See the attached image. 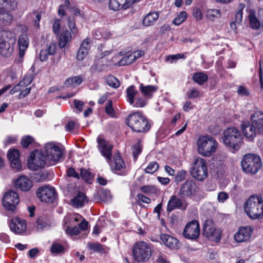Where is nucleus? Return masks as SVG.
I'll use <instances>...</instances> for the list:
<instances>
[{"instance_id":"nucleus-1","label":"nucleus","mask_w":263,"mask_h":263,"mask_svg":"<svg viewBox=\"0 0 263 263\" xmlns=\"http://www.w3.org/2000/svg\"><path fill=\"white\" fill-rule=\"evenodd\" d=\"M251 123L244 122L241 128L246 138L252 141L257 134H263V112L255 111L251 115Z\"/></svg>"},{"instance_id":"nucleus-2","label":"nucleus","mask_w":263,"mask_h":263,"mask_svg":"<svg viewBox=\"0 0 263 263\" xmlns=\"http://www.w3.org/2000/svg\"><path fill=\"white\" fill-rule=\"evenodd\" d=\"M243 208L251 219H260L263 216V200L261 197L252 195L244 203Z\"/></svg>"},{"instance_id":"nucleus-3","label":"nucleus","mask_w":263,"mask_h":263,"mask_svg":"<svg viewBox=\"0 0 263 263\" xmlns=\"http://www.w3.org/2000/svg\"><path fill=\"white\" fill-rule=\"evenodd\" d=\"M222 140L227 147L235 151L240 148L243 142L240 132L235 127H229L224 130Z\"/></svg>"},{"instance_id":"nucleus-4","label":"nucleus","mask_w":263,"mask_h":263,"mask_svg":"<svg viewBox=\"0 0 263 263\" xmlns=\"http://www.w3.org/2000/svg\"><path fill=\"white\" fill-rule=\"evenodd\" d=\"M16 42L14 33L10 31L3 30L0 32V54L3 57H8L13 50Z\"/></svg>"},{"instance_id":"nucleus-5","label":"nucleus","mask_w":263,"mask_h":263,"mask_svg":"<svg viewBox=\"0 0 263 263\" xmlns=\"http://www.w3.org/2000/svg\"><path fill=\"white\" fill-rule=\"evenodd\" d=\"M126 123L133 130L138 133L146 132L151 127L146 118L139 111L129 115Z\"/></svg>"},{"instance_id":"nucleus-6","label":"nucleus","mask_w":263,"mask_h":263,"mask_svg":"<svg viewBox=\"0 0 263 263\" xmlns=\"http://www.w3.org/2000/svg\"><path fill=\"white\" fill-rule=\"evenodd\" d=\"M153 252L151 244L141 241L136 242L133 248L132 255L134 259L139 262L149 260Z\"/></svg>"},{"instance_id":"nucleus-7","label":"nucleus","mask_w":263,"mask_h":263,"mask_svg":"<svg viewBox=\"0 0 263 263\" xmlns=\"http://www.w3.org/2000/svg\"><path fill=\"white\" fill-rule=\"evenodd\" d=\"M241 163L242 170L251 174H256L262 166L260 158L252 154L245 155Z\"/></svg>"},{"instance_id":"nucleus-8","label":"nucleus","mask_w":263,"mask_h":263,"mask_svg":"<svg viewBox=\"0 0 263 263\" xmlns=\"http://www.w3.org/2000/svg\"><path fill=\"white\" fill-rule=\"evenodd\" d=\"M198 153L203 156H210L217 145L216 140L210 136H200L197 140Z\"/></svg>"},{"instance_id":"nucleus-9","label":"nucleus","mask_w":263,"mask_h":263,"mask_svg":"<svg viewBox=\"0 0 263 263\" xmlns=\"http://www.w3.org/2000/svg\"><path fill=\"white\" fill-rule=\"evenodd\" d=\"M202 235L211 241L217 243L221 240L222 231L216 228L211 219L204 221L202 226Z\"/></svg>"},{"instance_id":"nucleus-10","label":"nucleus","mask_w":263,"mask_h":263,"mask_svg":"<svg viewBox=\"0 0 263 263\" xmlns=\"http://www.w3.org/2000/svg\"><path fill=\"white\" fill-rule=\"evenodd\" d=\"M49 160H47V156L45 153L34 150L32 152L28 158V167L32 170H37L39 168L44 167L45 166H49L48 163Z\"/></svg>"},{"instance_id":"nucleus-11","label":"nucleus","mask_w":263,"mask_h":263,"mask_svg":"<svg viewBox=\"0 0 263 263\" xmlns=\"http://www.w3.org/2000/svg\"><path fill=\"white\" fill-rule=\"evenodd\" d=\"M190 173L191 176L198 181L205 180L208 174L206 161L200 157L195 158Z\"/></svg>"},{"instance_id":"nucleus-12","label":"nucleus","mask_w":263,"mask_h":263,"mask_svg":"<svg viewBox=\"0 0 263 263\" xmlns=\"http://www.w3.org/2000/svg\"><path fill=\"white\" fill-rule=\"evenodd\" d=\"M45 153L47 156V160H49L48 165L55 164L63 156L61 148L53 142L45 145Z\"/></svg>"},{"instance_id":"nucleus-13","label":"nucleus","mask_w":263,"mask_h":263,"mask_svg":"<svg viewBox=\"0 0 263 263\" xmlns=\"http://www.w3.org/2000/svg\"><path fill=\"white\" fill-rule=\"evenodd\" d=\"M36 194L41 201L46 203L53 202L57 197L54 188L46 185L40 187L36 191Z\"/></svg>"},{"instance_id":"nucleus-14","label":"nucleus","mask_w":263,"mask_h":263,"mask_svg":"<svg viewBox=\"0 0 263 263\" xmlns=\"http://www.w3.org/2000/svg\"><path fill=\"white\" fill-rule=\"evenodd\" d=\"M2 201L7 210L13 211L20 201L18 195L16 191L10 190L5 194Z\"/></svg>"},{"instance_id":"nucleus-15","label":"nucleus","mask_w":263,"mask_h":263,"mask_svg":"<svg viewBox=\"0 0 263 263\" xmlns=\"http://www.w3.org/2000/svg\"><path fill=\"white\" fill-rule=\"evenodd\" d=\"M198 187L195 181L191 179L186 180L181 186L179 195L182 198L195 196Z\"/></svg>"},{"instance_id":"nucleus-16","label":"nucleus","mask_w":263,"mask_h":263,"mask_svg":"<svg viewBox=\"0 0 263 263\" xmlns=\"http://www.w3.org/2000/svg\"><path fill=\"white\" fill-rule=\"evenodd\" d=\"M200 235V226L198 221L193 220L187 223L183 232V236L189 239L196 240Z\"/></svg>"},{"instance_id":"nucleus-17","label":"nucleus","mask_w":263,"mask_h":263,"mask_svg":"<svg viewBox=\"0 0 263 263\" xmlns=\"http://www.w3.org/2000/svg\"><path fill=\"white\" fill-rule=\"evenodd\" d=\"M11 231L16 234H21L26 231V222L25 220L15 217L11 219L9 222Z\"/></svg>"},{"instance_id":"nucleus-18","label":"nucleus","mask_w":263,"mask_h":263,"mask_svg":"<svg viewBox=\"0 0 263 263\" xmlns=\"http://www.w3.org/2000/svg\"><path fill=\"white\" fill-rule=\"evenodd\" d=\"M160 239L165 246L171 250H178L181 246L179 241L177 238L168 234H161Z\"/></svg>"},{"instance_id":"nucleus-19","label":"nucleus","mask_w":263,"mask_h":263,"mask_svg":"<svg viewBox=\"0 0 263 263\" xmlns=\"http://www.w3.org/2000/svg\"><path fill=\"white\" fill-rule=\"evenodd\" d=\"M97 142L98 143V148L101 154L106 158V159L110 160L111 157V151L112 145L106 141L104 139L98 137Z\"/></svg>"},{"instance_id":"nucleus-20","label":"nucleus","mask_w":263,"mask_h":263,"mask_svg":"<svg viewBox=\"0 0 263 263\" xmlns=\"http://www.w3.org/2000/svg\"><path fill=\"white\" fill-rule=\"evenodd\" d=\"M186 206L187 204L183 203L181 199L177 198L175 195H173L168 201L166 211L170 213L176 209L185 210Z\"/></svg>"},{"instance_id":"nucleus-21","label":"nucleus","mask_w":263,"mask_h":263,"mask_svg":"<svg viewBox=\"0 0 263 263\" xmlns=\"http://www.w3.org/2000/svg\"><path fill=\"white\" fill-rule=\"evenodd\" d=\"M7 157L10 162L11 167L17 171H20L21 169L22 165L19 159V151L15 149H11L9 151Z\"/></svg>"},{"instance_id":"nucleus-22","label":"nucleus","mask_w":263,"mask_h":263,"mask_svg":"<svg viewBox=\"0 0 263 263\" xmlns=\"http://www.w3.org/2000/svg\"><path fill=\"white\" fill-rule=\"evenodd\" d=\"M252 234L251 229L247 227H240L234 235V238L237 242H242L250 240Z\"/></svg>"},{"instance_id":"nucleus-23","label":"nucleus","mask_w":263,"mask_h":263,"mask_svg":"<svg viewBox=\"0 0 263 263\" xmlns=\"http://www.w3.org/2000/svg\"><path fill=\"white\" fill-rule=\"evenodd\" d=\"M15 186L22 191H29L33 186L32 181L26 176H21L15 182Z\"/></svg>"},{"instance_id":"nucleus-24","label":"nucleus","mask_w":263,"mask_h":263,"mask_svg":"<svg viewBox=\"0 0 263 263\" xmlns=\"http://www.w3.org/2000/svg\"><path fill=\"white\" fill-rule=\"evenodd\" d=\"M56 45L50 43L47 45L45 49H42L40 53V59L42 62L47 60L48 55H54L56 52Z\"/></svg>"},{"instance_id":"nucleus-25","label":"nucleus","mask_w":263,"mask_h":263,"mask_svg":"<svg viewBox=\"0 0 263 263\" xmlns=\"http://www.w3.org/2000/svg\"><path fill=\"white\" fill-rule=\"evenodd\" d=\"M87 202V197L82 192H79L78 194L71 200V205L76 208H82L85 203Z\"/></svg>"},{"instance_id":"nucleus-26","label":"nucleus","mask_w":263,"mask_h":263,"mask_svg":"<svg viewBox=\"0 0 263 263\" xmlns=\"http://www.w3.org/2000/svg\"><path fill=\"white\" fill-rule=\"evenodd\" d=\"M0 26L10 24L13 20V16L9 11L0 8Z\"/></svg>"},{"instance_id":"nucleus-27","label":"nucleus","mask_w":263,"mask_h":263,"mask_svg":"<svg viewBox=\"0 0 263 263\" xmlns=\"http://www.w3.org/2000/svg\"><path fill=\"white\" fill-rule=\"evenodd\" d=\"M28 41L26 34H21L18 38V45L19 46V55L22 58L25 54V51L28 47Z\"/></svg>"},{"instance_id":"nucleus-28","label":"nucleus","mask_w":263,"mask_h":263,"mask_svg":"<svg viewBox=\"0 0 263 263\" xmlns=\"http://www.w3.org/2000/svg\"><path fill=\"white\" fill-rule=\"evenodd\" d=\"M158 88L157 86L147 85L144 86L143 84L140 85V90L143 94L145 97L151 98L153 93L157 91Z\"/></svg>"},{"instance_id":"nucleus-29","label":"nucleus","mask_w":263,"mask_h":263,"mask_svg":"<svg viewBox=\"0 0 263 263\" xmlns=\"http://www.w3.org/2000/svg\"><path fill=\"white\" fill-rule=\"evenodd\" d=\"M83 79L81 76L71 77L68 78L64 83V87H75L79 85L83 81Z\"/></svg>"},{"instance_id":"nucleus-30","label":"nucleus","mask_w":263,"mask_h":263,"mask_svg":"<svg viewBox=\"0 0 263 263\" xmlns=\"http://www.w3.org/2000/svg\"><path fill=\"white\" fill-rule=\"evenodd\" d=\"M71 39V32L68 30L64 31L59 36V45L61 48H64L67 43Z\"/></svg>"},{"instance_id":"nucleus-31","label":"nucleus","mask_w":263,"mask_h":263,"mask_svg":"<svg viewBox=\"0 0 263 263\" xmlns=\"http://www.w3.org/2000/svg\"><path fill=\"white\" fill-rule=\"evenodd\" d=\"M159 17L158 12L149 13L143 20V24L145 26H150L157 20Z\"/></svg>"},{"instance_id":"nucleus-32","label":"nucleus","mask_w":263,"mask_h":263,"mask_svg":"<svg viewBox=\"0 0 263 263\" xmlns=\"http://www.w3.org/2000/svg\"><path fill=\"white\" fill-rule=\"evenodd\" d=\"M138 93L136 87L134 85H131L127 87L126 90L127 101L130 104H133L135 97Z\"/></svg>"},{"instance_id":"nucleus-33","label":"nucleus","mask_w":263,"mask_h":263,"mask_svg":"<svg viewBox=\"0 0 263 263\" xmlns=\"http://www.w3.org/2000/svg\"><path fill=\"white\" fill-rule=\"evenodd\" d=\"M18 0H0V8L15 10L17 6Z\"/></svg>"},{"instance_id":"nucleus-34","label":"nucleus","mask_w":263,"mask_h":263,"mask_svg":"<svg viewBox=\"0 0 263 263\" xmlns=\"http://www.w3.org/2000/svg\"><path fill=\"white\" fill-rule=\"evenodd\" d=\"M112 170L120 171L125 166V164L119 154L114 158V162L111 164Z\"/></svg>"},{"instance_id":"nucleus-35","label":"nucleus","mask_w":263,"mask_h":263,"mask_svg":"<svg viewBox=\"0 0 263 263\" xmlns=\"http://www.w3.org/2000/svg\"><path fill=\"white\" fill-rule=\"evenodd\" d=\"M249 20L250 27L254 29H257L260 27L259 17L257 18L253 11H251L249 14Z\"/></svg>"},{"instance_id":"nucleus-36","label":"nucleus","mask_w":263,"mask_h":263,"mask_svg":"<svg viewBox=\"0 0 263 263\" xmlns=\"http://www.w3.org/2000/svg\"><path fill=\"white\" fill-rule=\"evenodd\" d=\"M107 65L104 64L102 62L99 61H95L90 68V71L91 73H95L101 72L105 70Z\"/></svg>"},{"instance_id":"nucleus-37","label":"nucleus","mask_w":263,"mask_h":263,"mask_svg":"<svg viewBox=\"0 0 263 263\" xmlns=\"http://www.w3.org/2000/svg\"><path fill=\"white\" fill-rule=\"evenodd\" d=\"M50 217L45 215H43L42 216H41L36 221V227L37 229L42 230L44 227H46V226H48V224L50 223Z\"/></svg>"},{"instance_id":"nucleus-38","label":"nucleus","mask_w":263,"mask_h":263,"mask_svg":"<svg viewBox=\"0 0 263 263\" xmlns=\"http://www.w3.org/2000/svg\"><path fill=\"white\" fill-rule=\"evenodd\" d=\"M193 81L199 85H202L208 80V76L203 72L195 73L193 76Z\"/></svg>"},{"instance_id":"nucleus-39","label":"nucleus","mask_w":263,"mask_h":263,"mask_svg":"<svg viewBox=\"0 0 263 263\" xmlns=\"http://www.w3.org/2000/svg\"><path fill=\"white\" fill-rule=\"evenodd\" d=\"M207 18L212 21H214L215 18H219L221 16L220 10L218 9H209L206 11Z\"/></svg>"},{"instance_id":"nucleus-40","label":"nucleus","mask_w":263,"mask_h":263,"mask_svg":"<svg viewBox=\"0 0 263 263\" xmlns=\"http://www.w3.org/2000/svg\"><path fill=\"white\" fill-rule=\"evenodd\" d=\"M106 82L110 86L114 88L120 86L119 81L112 75H109L106 78Z\"/></svg>"},{"instance_id":"nucleus-41","label":"nucleus","mask_w":263,"mask_h":263,"mask_svg":"<svg viewBox=\"0 0 263 263\" xmlns=\"http://www.w3.org/2000/svg\"><path fill=\"white\" fill-rule=\"evenodd\" d=\"M146 98V97H136L135 98L136 102H135L134 100L133 104L130 105H133L134 107H143L147 103V100Z\"/></svg>"},{"instance_id":"nucleus-42","label":"nucleus","mask_w":263,"mask_h":263,"mask_svg":"<svg viewBox=\"0 0 263 263\" xmlns=\"http://www.w3.org/2000/svg\"><path fill=\"white\" fill-rule=\"evenodd\" d=\"M142 146L140 144V142L136 143L132 147V154L135 161H136L139 155L142 152Z\"/></svg>"},{"instance_id":"nucleus-43","label":"nucleus","mask_w":263,"mask_h":263,"mask_svg":"<svg viewBox=\"0 0 263 263\" xmlns=\"http://www.w3.org/2000/svg\"><path fill=\"white\" fill-rule=\"evenodd\" d=\"M109 7L114 11H117L123 8H125L123 4H121V3L118 0H109Z\"/></svg>"},{"instance_id":"nucleus-44","label":"nucleus","mask_w":263,"mask_h":263,"mask_svg":"<svg viewBox=\"0 0 263 263\" xmlns=\"http://www.w3.org/2000/svg\"><path fill=\"white\" fill-rule=\"evenodd\" d=\"M186 13L185 11H182L174 19L173 23L176 25H179L184 21H185V20L186 19Z\"/></svg>"},{"instance_id":"nucleus-45","label":"nucleus","mask_w":263,"mask_h":263,"mask_svg":"<svg viewBox=\"0 0 263 263\" xmlns=\"http://www.w3.org/2000/svg\"><path fill=\"white\" fill-rule=\"evenodd\" d=\"M80 175L83 179L89 183H90L89 181L93 177L92 174L89 171L83 168L80 169Z\"/></svg>"},{"instance_id":"nucleus-46","label":"nucleus","mask_w":263,"mask_h":263,"mask_svg":"<svg viewBox=\"0 0 263 263\" xmlns=\"http://www.w3.org/2000/svg\"><path fill=\"white\" fill-rule=\"evenodd\" d=\"M67 24L70 31L73 34H76L78 32V29L76 26V23L74 18L73 17L69 16L67 19Z\"/></svg>"},{"instance_id":"nucleus-47","label":"nucleus","mask_w":263,"mask_h":263,"mask_svg":"<svg viewBox=\"0 0 263 263\" xmlns=\"http://www.w3.org/2000/svg\"><path fill=\"white\" fill-rule=\"evenodd\" d=\"M140 190L147 194H154L157 193V189L154 185H144L140 187Z\"/></svg>"},{"instance_id":"nucleus-48","label":"nucleus","mask_w":263,"mask_h":263,"mask_svg":"<svg viewBox=\"0 0 263 263\" xmlns=\"http://www.w3.org/2000/svg\"><path fill=\"white\" fill-rule=\"evenodd\" d=\"M158 168L159 165L157 162L155 161L152 162L145 168V172L148 174H153L158 170Z\"/></svg>"},{"instance_id":"nucleus-49","label":"nucleus","mask_w":263,"mask_h":263,"mask_svg":"<svg viewBox=\"0 0 263 263\" xmlns=\"http://www.w3.org/2000/svg\"><path fill=\"white\" fill-rule=\"evenodd\" d=\"M105 112L108 115L112 117L115 115V111L112 107V101L111 100L107 101L105 106Z\"/></svg>"},{"instance_id":"nucleus-50","label":"nucleus","mask_w":263,"mask_h":263,"mask_svg":"<svg viewBox=\"0 0 263 263\" xmlns=\"http://www.w3.org/2000/svg\"><path fill=\"white\" fill-rule=\"evenodd\" d=\"M88 248L95 252H101L103 251L102 245L100 243H95L89 242L87 244Z\"/></svg>"},{"instance_id":"nucleus-51","label":"nucleus","mask_w":263,"mask_h":263,"mask_svg":"<svg viewBox=\"0 0 263 263\" xmlns=\"http://www.w3.org/2000/svg\"><path fill=\"white\" fill-rule=\"evenodd\" d=\"M50 250L53 253H60L64 252V249L62 245L55 243L51 246Z\"/></svg>"},{"instance_id":"nucleus-52","label":"nucleus","mask_w":263,"mask_h":263,"mask_svg":"<svg viewBox=\"0 0 263 263\" xmlns=\"http://www.w3.org/2000/svg\"><path fill=\"white\" fill-rule=\"evenodd\" d=\"M33 141V138L30 136L24 137L21 140V144L23 147L27 148Z\"/></svg>"},{"instance_id":"nucleus-53","label":"nucleus","mask_w":263,"mask_h":263,"mask_svg":"<svg viewBox=\"0 0 263 263\" xmlns=\"http://www.w3.org/2000/svg\"><path fill=\"white\" fill-rule=\"evenodd\" d=\"M88 50L82 48H79L77 53V59L79 61H82L86 57Z\"/></svg>"},{"instance_id":"nucleus-54","label":"nucleus","mask_w":263,"mask_h":263,"mask_svg":"<svg viewBox=\"0 0 263 263\" xmlns=\"http://www.w3.org/2000/svg\"><path fill=\"white\" fill-rule=\"evenodd\" d=\"M70 5V3L68 0H66L65 2V4L64 5H60L59 7L58 10V14L59 15L61 16H63L65 14V12L64 10V8L66 7L67 9H69V6Z\"/></svg>"},{"instance_id":"nucleus-55","label":"nucleus","mask_w":263,"mask_h":263,"mask_svg":"<svg viewBox=\"0 0 263 263\" xmlns=\"http://www.w3.org/2000/svg\"><path fill=\"white\" fill-rule=\"evenodd\" d=\"M144 51L141 50H137L130 54V58L133 60V62L137 59L144 55Z\"/></svg>"},{"instance_id":"nucleus-56","label":"nucleus","mask_w":263,"mask_h":263,"mask_svg":"<svg viewBox=\"0 0 263 263\" xmlns=\"http://www.w3.org/2000/svg\"><path fill=\"white\" fill-rule=\"evenodd\" d=\"M67 234L69 235H77L80 233L79 228L76 226L73 228L68 227L66 230Z\"/></svg>"},{"instance_id":"nucleus-57","label":"nucleus","mask_w":263,"mask_h":263,"mask_svg":"<svg viewBox=\"0 0 263 263\" xmlns=\"http://www.w3.org/2000/svg\"><path fill=\"white\" fill-rule=\"evenodd\" d=\"M133 63V60L130 58V55L123 57L119 62V64L120 66L125 65H129Z\"/></svg>"},{"instance_id":"nucleus-58","label":"nucleus","mask_w":263,"mask_h":263,"mask_svg":"<svg viewBox=\"0 0 263 263\" xmlns=\"http://www.w3.org/2000/svg\"><path fill=\"white\" fill-rule=\"evenodd\" d=\"M186 172L184 170H181L178 172L176 176L175 180L176 182H181L186 178Z\"/></svg>"},{"instance_id":"nucleus-59","label":"nucleus","mask_w":263,"mask_h":263,"mask_svg":"<svg viewBox=\"0 0 263 263\" xmlns=\"http://www.w3.org/2000/svg\"><path fill=\"white\" fill-rule=\"evenodd\" d=\"M33 79V77L31 74H27L25 76L23 80L21 81L22 82V84L25 87L26 85H28L31 84Z\"/></svg>"},{"instance_id":"nucleus-60","label":"nucleus","mask_w":263,"mask_h":263,"mask_svg":"<svg viewBox=\"0 0 263 263\" xmlns=\"http://www.w3.org/2000/svg\"><path fill=\"white\" fill-rule=\"evenodd\" d=\"M229 198L228 194L224 192H221L218 194L217 200L219 202L223 203Z\"/></svg>"},{"instance_id":"nucleus-61","label":"nucleus","mask_w":263,"mask_h":263,"mask_svg":"<svg viewBox=\"0 0 263 263\" xmlns=\"http://www.w3.org/2000/svg\"><path fill=\"white\" fill-rule=\"evenodd\" d=\"M60 20L59 19L56 20L52 26V30L56 35H59L60 29Z\"/></svg>"},{"instance_id":"nucleus-62","label":"nucleus","mask_w":263,"mask_h":263,"mask_svg":"<svg viewBox=\"0 0 263 263\" xmlns=\"http://www.w3.org/2000/svg\"><path fill=\"white\" fill-rule=\"evenodd\" d=\"M24 86L22 84V82H20L18 84L14 86L10 91V94L12 95L15 92L21 91Z\"/></svg>"},{"instance_id":"nucleus-63","label":"nucleus","mask_w":263,"mask_h":263,"mask_svg":"<svg viewBox=\"0 0 263 263\" xmlns=\"http://www.w3.org/2000/svg\"><path fill=\"white\" fill-rule=\"evenodd\" d=\"M67 175L68 177H72L77 179L79 178V175L77 173L74 168L73 167H69L67 171Z\"/></svg>"},{"instance_id":"nucleus-64","label":"nucleus","mask_w":263,"mask_h":263,"mask_svg":"<svg viewBox=\"0 0 263 263\" xmlns=\"http://www.w3.org/2000/svg\"><path fill=\"white\" fill-rule=\"evenodd\" d=\"M237 92L239 95L248 96L249 95L248 89L243 86H239L238 88Z\"/></svg>"}]
</instances>
